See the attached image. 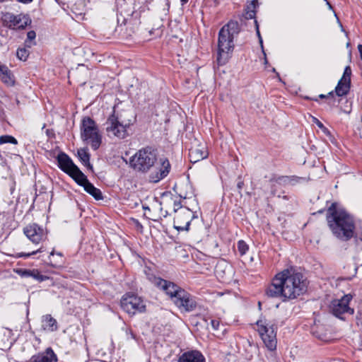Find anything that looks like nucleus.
<instances>
[{
    "label": "nucleus",
    "mask_w": 362,
    "mask_h": 362,
    "mask_svg": "<svg viewBox=\"0 0 362 362\" xmlns=\"http://www.w3.org/2000/svg\"><path fill=\"white\" fill-rule=\"evenodd\" d=\"M307 287L308 281L302 273H276L266 293L270 297L294 299L303 294Z\"/></svg>",
    "instance_id": "f257e3e1"
},
{
    "label": "nucleus",
    "mask_w": 362,
    "mask_h": 362,
    "mask_svg": "<svg viewBox=\"0 0 362 362\" xmlns=\"http://www.w3.org/2000/svg\"><path fill=\"white\" fill-rule=\"evenodd\" d=\"M327 221L329 229L337 238L347 241L354 236L355 223L353 217L335 203L332 204L327 210Z\"/></svg>",
    "instance_id": "f03ea898"
},
{
    "label": "nucleus",
    "mask_w": 362,
    "mask_h": 362,
    "mask_svg": "<svg viewBox=\"0 0 362 362\" xmlns=\"http://www.w3.org/2000/svg\"><path fill=\"white\" fill-rule=\"evenodd\" d=\"M148 280L170 296L173 303L181 310L192 311L197 306L193 296L173 282L157 277L153 273H146Z\"/></svg>",
    "instance_id": "7ed1b4c3"
},
{
    "label": "nucleus",
    "mask_w": 362,
    "mask_h": 362,
    "mask_svg": "<svg viewBox=\"0 0 362 362\" xmlns=\"http://www.w3.org/2000/svg\"><path fill=\"white\" fill-rule=\"evenodd\" d=\"M240 33L237 21H230L219 31L216 61L218 65H225L232 56L235 45L233 40Z\"/></svg>",
    "instance_id": "20e7f679"
},
{
    "label": "nucleus",
    "mask_w": 362,
    "mask_h": 362,
    "mask_svg": "<svg viewBox=\"0 0 362 362\" xmlns=\"http://www.w3.org/2000/svg\"><path fill=\"white\" fill-rule=\"evenodd\" d=\"M156 160V151L147 147L137 151L131 158L130 163L135 170L146 173L154 166Z\"/></svg>",
    "instance_id": "39448f33"
},
{
    "label": "nucleus",
    "mask_w": 362,
    "mask_h": 362,
    "mask_svg": "<svg viewBox=\"0 0 362 362\" xmlns=\"http://www.w3.org/2000/svg\"><path fill=\"white\" fill-rule=\"evenodd\" d=\"M81 137L83 142L90 145L93 150H97L101 144V136L93 119L89 117H84L81 124Z\"/></svg>",
    "instance_id": "423d86ee"
},
{
    "label": "nucleus",
    "mask_w": 362,
    "mask_h": 362,
    "mask_svg": "<svg viewBox=\"0 0 362 362\" xmlns=\"http://www.w3.org/2000/svg\"><path fill=\"white\" fill-rule=\"evenodd\" d=\"M120 305L124 311L129 315L142 313L146 310L144 300L136 294L128 293L122 296Z\"/></svg>",
    "instance_id": "0eeeda50"
},
{
    "label": "nucleus",
    "mask_w": 362,
    "mask_h": 362,
    "mask_svg": "<svg viewBox=\"0 0 362 362\" xmlns=\"http://www.w3.org/2000/svg\"><path fill=\"white\" fill-rule=\"evenodd\" d=\"M257 331L266 347L274 351L276 348V337L274 326L269 325L266 320H259L257 322Z\"/></svg>",
    "instance_id": "6e6552de"
},
{
    "label": "nucleus",
    "mask_w": 362,
    "mask_h": 362,
    "mask_svg": "<svg viewBox=\"0 0 362 362\" xmlns=\"http://www.w3.org/2000/svg\"><path fill=\"white\" fill-rule=\"evenodd\" d=\"M105 130L109 137H117L118 139H124L127 136V124H123L115 115H110L105 122Z\"/></svg>",
    "instance_id": "1a4fd4ad"
},
{
    "label": "nucleus",
    "mask_w": 362,
    "mask_h": 362,
    "mask_svg": "<svg viewBox=\"0 0 362 362\" xmlns=\"http://www.w3.org/2000/svg\"><path fill=\"white\" fill-rule=\"evenodd\" d=\"M352 299L351 294L344 295L340 299H335L331 302L329 305L331 313L336 317L343 319L341 315L345 313L354 314V309L349 306Z\"/></svg>",
    "instance_id": "9d476101"
},
{
    "label": "nucleus",
    "mask_w": 362,
    "mask_h": 362,
    "mask_svg": "<svg viewBox=\"0 0 362 362\" xmlns=\"http://www.w3.org/2000/svg\"><path fill=\"white\" fill-rule=\"evenodd\" d=\"M4 24L10 29H23L31 23L28 15H14L11 13H6L2 16Z\"/></svg>",
    "instance_id": "9b49d317"
},
{
    "label": "nucleus",
    "mask_w": 362,
    "mask_h": 362,
    "mask_svg": "<svg viewBox=\"0 0 362 362\" xmlns=\"http://www.w3.org/2000/svg\"><path fill=\"white\" fill-rule=\"evenodd\" d=\"M194 218L193 212L184 207L174 217L175 228L178 230H188L190 223Z\"/></svg>",
    "instance_id": "f8f14e48"
},
{
    "label": "nucleus",
    "mask_w": 362,
    "mask_h": 362,
    "mask_svg": "<svg viewBox=\"0 0 362 362\" xmlns=\"http://www.w3.org/2000/svg\"><path fill=\"white\" fill-rule=\"evenodd\" d=\"M23 233L26 237L35 244H39L47 238V232L42 227H40L37 223L28 225L24 228Z\"/></svg>",
    "instance_id": "ddd939ff"
},
{
    "label": "nucleus",
    "mask_w": 362,
    "mask_h": 362,
    "mask_svg": "<svg viewBox=\"0 0 362 362\" xmlns=\"http://www.w3.org/2000/svg\"><path fill=\"white\" fill-rule=\"evenodd\" d=\"M155 171L150 174L149 180L152 182H158L165 177L170 170V164L167 158H160L155 165Z\"/></svg>",
    "instance_id": "4468645a"
},
{
    "label": "nucleus",
    "mask_w": 362,
    "mask_h": 362,
    "mask_svg": "<svg viewBox=\"0 0 362 362\" xmlns=\"http://www.w3.org/2000/svg\"><path fill=\"white\" fill-rule=\"evenodd\" d=\"M208 156V151L204 145H197L191 147L189 152L190 162L197 163Z\"/></svg>",
    "instance_id": "2eb2a0df"
},
{
    "label": "nucleus",
    "mask_w": 362,
    "mask_h": 362,
    "mask_svg": "<svg viewBox=\"0 0 362 362\" xmlns=\"http://www.w3.org/2000/svg\"><path fill=\"white\" fill-rule=\"evenodd\" d=\"M111 115H115V118L117 119L123 124H127V127L132 125L135 121V116L131 110L119 112L117 107H114L113 112Z\"/></svg>",
    "instance_id": "dca6fc26"
},
{
    "label": "nucleus",
    "mask_w": 362,
    "mask_h": 362,
    "mask_svg": "<svg viewBox=\"0 0 362 362\" xmlns=\"http://www.w3.org/2000/svg\"><path fill=\"white\" fill-rule=\"evenodd\" d=\"M29 362H57V356L52 348H47L45 351L33 356Z\"/></svg>",
    "instance_id": "f3484780"
},
{
    "label": "nucleus",
    "mask_w": 362,
    "mask_h": 362,
    "mask_svg": "<svg viewBox=\"0 0 362 362\" xmlns=\"http://www.w3.org/2000/svg\"><path fill=\"white\" fill-rule=\"evenodd\" d=\"M57 161L59 168L69 175L74 170V168H77L71 159L64 153L58 155Z\"/></svg>",
    "instance_id": "a211bd4d"
},
{
    "label": "nucleus",
    "mask_w": 362,
    "mask_h": 362,
    "mask_svg": "<svg viewBox=\"0 0 362 362\" xmlns=\"http://www.w3.org/2000/svg\"><path fill=\"white\" fill-rule=\"evenodd\" d=\"M178 362H205V358L198 351H189L183 353L178 359Z\"/></svg>",
    "instance_id": "6ab92c4d"
},
{
    "label": "nucleus",
    "mask_w": 362,
    "mask_h": 362,
    "mask_svg": "<svg viewBox=\"0 0 362 362\" xmlns=\"http://www.w3.org/2000/svg\"><path fill=\"white\" fill-rule=\"evenodd\" d=\"M42 327L44 330L54 332L57 329V320L50 315H46L42 317Z\"/></svg>",
    "instance_id": "aec40b11"
},
{
    "label": "nucleus",
    "mask_w": 362,
    "mask_h": 362,
    "mask_svg": "<svg viewBox=\"0 0 362 362\" xmlns=\"http://www.w3.org/2000/svg\"><path fill=\"white\" fill-rule=\"evenodd\" d=\"M0 77L3 83L8 86L14 84V77L8 68L4 65L0 64Z\"/></svg>",
    "instance_id": "412c9836"
},
{
    "label": "nucleus",
    "mask_w": 362,
    "mask_h": 362,
    "mask_svg": "<svg viewBox=\"0 0 362 362\" xmlns=\"http://www.w3.org/2000/svg\"><path fill=\"white\" fill-rule=\"evenodd\" d=\"M303 178L296 176H282L279 177L275 183L272 185V187L275 186L276 184L278 185H294L296 183L298 182Z\"/></svg>",
    "instance_id": "4be33fe9"
},
{
    "label": "nucleus",
    "mask_w": 362,
    "mask_h": 362,
    "mask_svg": "<svg viewBox=\"0 0 362 362\" xmlns=\"http://www.w3.org/2000/svg\"><path fill=\"white\" fill-rule=\"evenodd\" d=\"M69 175H71L78 185L83 187H84L86 182H88L86 176L79 170L78 167L74 168V170L72 171Z\"/></svg>",
    "instance_id": "5701e85b"
},
{
    "label": "nucleus",
    "mask_w": 362,
    "mask_h": 362,
    "mask_svg": "<svg viewBox=\"0 0 362 362\" xmlns=\"http://www.w3.org/2000/svg\"><path fill=\"white\" fill-rule=\"evenodd\" d=\"M350 88V82L339 80L335 88V93L338 96H343L348 93Z\"/></svg>",
    "instance_id": "b1692460"
},
{
    "label": "nucleus",
    "mask_w": 362,
    "mask_h": 362,
    "mask_svg": "<svg viewBox=\"0 0 362 362\" xmlns=\"http://www.w3.org/2000/svg\"><path fill=\"white\" fill-rule=\"evenodd\" d=\"M83 188L87 193L92 195L96 200H100L103 199L100 190L95 187L89 181L86 182Z\"/></svg>",
    "instance_id": "393cba45"
},
{
    "label": "nucleus",
    "mask_w": 362,
    "mask_h": 362,
    "mask_svg": "<svg viewBox=\"0 0 362 362\" xmlns=\"http://www.w3.org/2000/svg\"><path fill=\"white\" fill-rule=\"evenodd\" d=\"M78 155L81 162L86 166L91 168L90 164V155L86 148H81L78 151Z\"/></svg>",
    "instance_id": "a878e982"
},
{
    "label": "nucleus",
    "mask_w": 362,
    "mask_h": 362,
    "mask_svg": "<svg viewBox=\"0 0 362 362\" xmlns=\"http://www.w3.org/2000/svg\"><path fill=\"white\" fill-rule=\"evenodd\" d=\"M256 0H253L251 4L247 6L245 17L246 19H252L255 17L256 11Z\"/></svg>",
    "instance_id": "bb28decb"
},
{
    "label": "nucleus",
    "mask_w": 362,
    "mask_h": 362,
    "mask_svg": "<svg viewBox=\"0 0 362 362\" xmlns=\"http://www.w3.org/2000/svg\"><path fill=\"white\" fill-rule=\"evenodd\" d=\"M23 278L32 277L39 282L43 281L47 279L48 276L42 275L41 273H19Z\"/></svg>",
    "instance_id": "cd10ccee"
},
{
    "label": "nucleus",
    "mask_w": 362,
    "mask_h": 362,
    "mask_svg": "<svg viewBox=\"0 0 362 362\" xmlns=\"http://www.w3.org/2000/svg\"><path fill=\"white\" fill-rule=\"evenodd\" d=\"M8 143L16 145L18 141L11 135H2L0 136V145Z\"/></svg>",
    "instance_id": "c85d7f7f"
},
{
    "label": "nucleus",
    "mask_w": 362,
    "mask_h": 362,
    "mask_svg": "<svg viewBox=\"0 0 362 362\" xmlns=\"http://www.w3.org/2000/svg\"><path fill=\"white\" fill-rule=\"evenodd\" d=\"M54 252H52L50 253V255L49 257V262H50V264L54 267H59L60 266V264L63 262L62 261V255L61 253H57L56 255L57 257L60 259V261H54Z\"/></svg>",
    "instance_id": "c756f323"
},
{
    "label": "nucleus",
    "mask_w": 362,
    "mask_h": 362,
    "mask_svg": "<svg viewBox=\"0 0 362 362\" xmlns=\"http://www.w3.org/2000/svg\"><path fill=\"white\" fill-rule=\"evenodd\" d=\"M30 52L26 48H19L17 50V57L19 59L22 61H25L28 57Z\"/></svg>",
    "instance_id": "7c9ffc66"
},
{
    "label": "nucleus",
    "mask_w": 362,
    "mask_h": 362,
    "mask_svg": "<svg viewBox=\"0 0 362 362\" xmlns=\"http://www.w3.org/2000/svg\"><path fill=\"white\" fill-rule=\"evenodd\" d=\"M36 34L35 32L33 30H30L27 34V39L28 40L25 41L26 46L29 48L32 47V45H35V42H33L32 41L35 39Z\"/></svg>",
    "instance_id": "2f4dec72"
},
{
    "label": "nucleus",
    "mask_w": 362,
    "mask_h": 362,
    "mask_svg": "<svg viewBox=\"0 0 362 362\" xmlns=\"http://www.w3.org/2000/svg\"><path fill=\"white\" fill-rule=\"evenodd\" d=\"M248 250V245L243 241L239 240L238 242V250L240 255H243Z\"/></svg>",
    "instance_id": "473e14b6"
},
{
    "label": "nucleus",
    "mask_w": 362,
    "mask_h": 362,
    "mask_svg": "<svg viewBox=\"0 0 362 362\" xmlns=\"http://www.w3.org/2000/svg\"><path fill=\"white\" fill-rule=\"evenodd\" d=\"M313 122L327 135H330V132L327 127L316 117H313Z\"/></svg>",
    "instance_id": "72a5a7b5"
},
{
    "label": "nucleus",
    "mask_w": 362,
    "mask_h": 362,
    "mask_svg": "<svg viewBox=\"0 0 362 362\" xmlns=\"http://www.w3.org/2000/svg\"><path fill=\"white\" fill-rule=\"evenodd\" d=\"M351 69L349 66L345 67L343 76L341 80L346 81L351 83Z\"/></svg>",
    "instance_id": "f704fd0d"
},
{
    "label": "nucleus",
    "mask_w": 362,
    "mask_h": 362,
    "mask_svg": "<svg viewBox=\"0 0 362 362\" xmlns=\"http://www.w3.org/2000/svg\"><path fill=\"white\" fill-rule=\"evenodd\" d=\"M211 325L212 327V329L214 330V331H219V330H221L222 332H225V329H221V327H223L224 326L222 325H221L220 324V321L218 320H216V319H212L211 320Z\"/></svg>",
    "instance_id": "c9c22d12"
},
{
    "label": "nucleus",
    "mask_w": 362,
    "mask_h": 362,
    "mask_svg": "<svg viewBox=\"0 0 362 362\" xmlns=\"http://www.w3.org/2000/svg\"><path fill=\"white\" fill-rule=\"evenodd\" d=\"M42 252V248H40V249H38V250H37L35 251H33L30 253H23L22 252V253L19 254V257H30V255H35V254H36L37 252Z\"/></svg>",
    "instance_id": "e433bc0d"
},
{
    "label": "nucleus",
    "mask_w": 362,
    "mask_h": 362,
    "mask_svg": "<svg viewBox=\"0 0 362 362\" xmlns=\"http://www.w3.org/2000/svg\"><path fill=\"white\" fill-rule=\"evenodd\" d=\"M181 209H183L181 206H180V202H174V207H173V210L177 214L178 211V210L180 209V211L181 210Z\"/></svg>",
    "instance_id": "4c0bfd02"
},
{
    "label": "nucleus",
    "mask_w": 362,
    "mask_h": 362,
    "mask_svg": "<svg viewBox=\"0 0 362 362\" xmlns=\"http://www.w3.org/2000/svg\"><path fill=\"white\" fill-rule=\"evenodd\" d=\"M255 23L256 24V30H257V34L259 37V42L261 44V45L262 46V37H261V35H260V33H259V26L257 25V21H255Z\"/></svg>",
    "instance_id": "58836bf2"
},
{
    "label": "nucleus",
    "mask_w": 362,
    "mask_h": 362,
    "mask_svg": "<svg viewBox=\"0 0 362 362\" xmlns=\"http://www.w3.org/2000/svg\"><path fill=\"white\" fill-rule=\"evenodd\" d=\"M332 95H333V91H331V92H329L327 95L320 94V95H319V98H322H322H329V96H332Z\"/></svg>",
    "instance_id": "ea45409f"
},
{
    "label": "nucleus",
    "mask_w": 362,
    "mask_h": 362,
    "mask_svg": "<svg viewBox=\"0 0 362 362\" xmlns=\"http://www.w3.org/2000/svg\"><path fill=\"white\" fill-rule=\"evenodd\" d=\"M357 48L360 54L361 59L362 60V45H358Z\"/></svg>",
    "instance_id": "a19ab883"
},
{
    "label": "nucleus",
    "mask_w": 362,
    "mask_h": 362,
    "mask_svg": "<svg viewBox=\"0 0 362 362\" xmlns=\"http://www.w3.org/2000/svg\"><path fill=\"white\" fill-rule=\"evenodd\" d=\"M17 1H19L21 3H23V4H30L31 3L33 0H16Z\"/></svg>",
    "instance_id": "79ce46f5"
},
{
    "label": "nucleus",
    "mask_w": 362,
    "mask_h": 362,
    "mask_svg": "<svg viewBox=\"0 0 362 362\" xmlns=\"http://www.w3.org/2000/svg\"><path fill=\"white\" fill-rule=\"evenodd\" d=\"M243 182H239L238 183V187L239 189H241V188H242V187H243Z\"/></svg>",
    "instance_id": "37998d69"
},
{
    "label": "nucleus",
    "mask_w": 362,
    "mask_h": 362,
    "mask_svg": "<svg viewBox=\"0 0 362 362\" xmlns=\"http://www.w3.org/2000/svg\"><path fill=\"white\" fill-rule=\"evenodd\" d=\"M14 272H29L28 270L24 269H14Z\"/></svg>",
    "instance_id": "c03bdc74"
},
{
    "label": "nucleus",
    "mask_w": 362,
    "mask_h": 362,
    "mask_svg": "<svg viewBox=\"0 0 362 362\" xmlns=\"http://www.w3.org/2000/svg\"><path fill=\"white\" fill-rule=\"evenodd\" d=\"M180 1L182 2V4H185L188 1V0H180Z\"/></svg>",
    "instance_id": "a18cd8bd"
},
{
    "label": "nucleus",
    "mask_w": 362,
    "mask_h": 362,
    "mask_svg": "<svg viewBox=\"0 0 362 362\" xmlns=\"http://www.w3.org/2000/svg\"><path fill=\"white\" fill-rule=\"evenodd\" d=\"M327 5H328V7H329V8H332V6H331V4H330L329 2H327Z\"/></svg>",
    "instance_id": "49530a36"
},
{
    "label": "nucleus",
    "mask_w": 362,
    "mask_h": 362,
    "mask_svg": "<svg viewBox=\"0 0 362 362\" xmlns=\"http://www.w3.org/2000/svg\"><path fill=\"white\" fill-rule=\"evenodd\" d=\"M272 193L273 194V195H275L276 194V192L274 189L272 190Z\"/></svg>",
    "instance_id": "de8ad7c7"
},
{
    "label": "nucleus",
    "mask_w": 362,
    "mask_h": 362,
    "mask_svg": "<svg viewBox=\"0 0 362 362\" xmlns=\"http://www.w3.org/2000/svg\"><path fill=\"white\" fill-rule=\"evenodd\" d=\"M282 272H289V271H288V269H284V270H283Z\"/></svg>",
    "instance_id": "09e8293b"
}]
</instances>
